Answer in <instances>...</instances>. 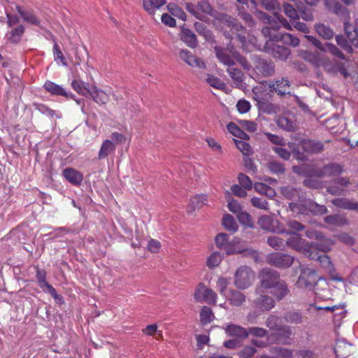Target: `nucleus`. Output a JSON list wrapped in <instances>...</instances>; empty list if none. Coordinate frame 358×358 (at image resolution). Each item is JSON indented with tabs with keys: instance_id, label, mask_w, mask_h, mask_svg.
Wrapping results in <instances>:
<instances>
[{
	"instance_id": "obj_23",
	"label": "nucleus",
	"mask_w": 358,
	"mask_h": 358,
	"mask_svg": "<svg viewBox=\"0 0 358 358\" xmlns=\"http://www.w3.org/2000/svg\"><path fill=\"white\" fill-rule=\"evenodd\" d=\"M87 97L91 98L100 106L106 104L109 99V95L106 92L94 85L91 86Z\"/></svg>"
},
{
	"instance_id": "obj_7",
	"label": "nucleus",
	"mask_w": 358,
	"mask_h": 358,
	"mask_svg": "<svg viewBox=\"0 0 358 358\" xmlns=\"http://www.w3.org/2000/svg\"><path fill=\"white\" fill-rule=\"evenodd\" d=\"M252 94L259 110L266 114H273L277 112L278 108L268 101V93L262 90V87H254Z\"/></svg>"
},
{
	"instance_id": "obj_56",
	"label": "nucleus",
	"mask_w": 358,
	"mask_h": 358,
	"mask_svg": "<svg viewBox=\"0 0 358 358\" xmlns=\"http://www.w3.org/2000/svg\"><path fill=\"white\" fill-rule=\"evenodd\" d=\"M228 131L234 136L241 139H248V135L241 130L234 122H230L227 124Z\"/></svg>"
},
{
	"instance_id": "obj_32",
	"label": "nucleus",
	"mask_w": 358,
	"mask_h": 358,
	"mask_svg": "<svg viewBox=\"0 0 358 358\" xmlns=\"http://www.w3.org/2000/svg\"><path fill=\"white\" fill-rule=\"evenodd\" d=\"M116 146L111 140H104L99 149L98 158L99 159H103L106 158L110 154L114 152Z\"/></svg>"
},
{
	"instance_id": "obj_28",
	"label": "nucleus",
	"mask_w": 358,
	"mask_h": 358,
	"mask_svg": "<svg viewBox=\"0 0 358 358\" xmlns=\"http://www.w3.org/2000/svg\"><path fill=\"white\" fill-rule=\"evenodd\" d=\"M303 58L316 67L324 66L328 64L327 60L319 52H304Z\"/></svg>"
},
{
	"instance_id": "obj_11",
	"label": "nucleus",
	"mask_w": 358,
	"mask_h": 358,
	"mask_svg": "<svg viewBox=\"0 0 358 358\" xmlns=\"http://www.w3.org/2000/svg\"><path fill=\"white\" fill-rule=\"evenodd\" d=\"M252 61V66H251L250 69H252L257 76L268 77L274 73L275 66L273 62H268L257 55H253Z\"/></svg>"
},
{
	"instance_id": "obj_61",
	"label": "nucleus",
	"mask_w": 358,
	"mask_h": 358,
	"mask_svg": "<svg viewBox=\"0 0 358 358\" xmlns=\"http://www.w3.org/2000/svg\"><path fill=\"white\" fill-rule=\"evenodd\" d=\"M336 41L337 44L345 52L348 53L352 52V45H350L348 38H345L342 35H337L336 36Z\"/></svg>"
},
{
	"instance_id": "obj_37",
	"label": "nucleus",
	"mask_w": 358,
	"mask_h": 358,
	"mask_svg": "<svg viewBox=\"0 0 358 358\" xmlns=\"http://www.w3.org/2000/svg\"><path fill=\"white\" fill-rule=\"evenodd\" d=\"M17 13L21 15L23 20L27 23L40 27V21L31 11L23 10L20 6H16Z\"/></svg>"
},
{
	"instance_id": "obj_19",
	"label": "nucleus",
	"mask_w": 358,
	"mask_h": 358,
	"mask_svg": "<svg viewBox=\"0 0 358 358\" xmlns=\"http://www.w3.org/2000/svg\"><path fill=\"white\" fill-rule=\"evenodd\" d=\"M179 57L191 67L205 69V63L187 50H181L179 52Z\"/></svg>"
},
{
	"instance_id": "obj_48",
	"label": "nucleus",
	"mask_w": 358,
	"mask_h": 358,
	"mask_svg": "<svg viewBox=\"0 0 358 358\" xmlns=\"http://www.w3.org/2000/svg\"><path fill=\"white\" fill-rule=\"evenodd\" d=\"M206 81L213 88L223 91H225L227 89V85L224 82L213 75L208 74Z\"/></svg>"
},
{
	"instance_id": "obj_14",
	"label": "nucleus",
	"mask_w": 358,
	"mask_h": 358,
	"mask_svg": "<svg viewBox=\"0 0 358 358\" xmlns=\"http://www.w3.org/2000/svg\"><path fill=\"white\" fill-rule=\"evenodd\" d=\"M36 278L43 292L49 293L57 303L62 304L64 303L63 297L58 294L56 289L46 281V272L44 270L37 268Z\"/></svg>"
},
{
	"instance_id": "obj_45",
	"label": "nucleus",
	"mask_w": 358,
	"mask_h": 358,
	"mask_svg": "<svg viewBox=\"0 0 358 358\" xmlns=\"http://www.w3.org/2000/svg\"><path fill=\"white\" fill-rule=\"evenodd\" d=\"M282 9L285 15L289 19V23L300 19L299 12L290 3H284Z\"/></svg>"
},
{
	"instance_id": "obj_44",
	"label": "nucleus",
	"mask_w": 358,
	"mask_h": 358,
	"mask_svg": "<svg viewBox=\"0 0 358 358\" xmlns=\"http://www.w3.org/2000/svg\"><path fill=\"white\" fill-rule=\"evenodd\" d=\"M276 41H282L283 43L293 47H297L300 43V40L298 37L285 32L280 34L278 36V39Z\"/></svg>"
},
{
	"instance_id": "obj_29",
	"label": "nucleus",
	"mask_w": 358,
	"mask_h": 358,
	"mask_svg": "<svg viewBox=\"0 0 358 358\" xmlns=\"http://www.w3.org/2000/svg\"><path fill=\"white\" fill-rule=\"evenodd\" d=\"M309 208V200H305V197L301 201H292L289 203V209L297 215H308Z\"/></svg>"
},
{
	"instance_id": "obj_6",
	"label": "nucleus",
	"mask_w": 358,
	"mask_h": 358,
	"mask_svg": "<svg viewBox=\"0 0 358 358\" xmlns=\"http://www.w3.org/2000/svg\"><path fill=\"white\" fill-rule=\"evenodd\" d=\"M255 278V273L251 268L241 266L234 273V285L240 289H245L252 285Z\"/></svg>"
},
{
	"instance_id": "obj_41",
	"label": "nucleus",
	"mask_w": 358,
	"mask_h": 358,
	"mask_svg": "<svg viewBox=\"0 0 358 358\" xmlns=\"http://www.w3.org/2000/svg\"><path fill=\"white\" fill-rule=\"evenodd\" d=\"M324 69L332 74L340 73L345 78L350 76V73H348L347 69L343 64H329L324 66Z\"/></svg>"
},
{
	"instance_id": "obj_22",
	"label": "nucleus",
	"mask_w": 358,
	"mask_h": 358,
	"mask_svg": "<svg viewBox=\"0 0 358 358\" xmlns=\"http://www.w3.org/2000/svg\"><path fill=\"white\" fill-rule=\"evenodd\" d=\"M343 171V166L336 163H331L324 166L317 172L320 177H334L341 175Z\"/></svg>"
},
{
	"instance_id": "obj_49",
	"label": "nucleus",
	"mask_w": 358,
	"mask_h": 358,
	"mask_svg": "<svg viewBox=\"0 0 358 358\" xmlns=\"http://www.w3.org/2000/svg\"><path fill=\"white\" fill-rule=\"evenodd\" d=\"M24 32V27L22 25H20L8 34V39L12 43H17L21 40Z\"/></svg>"
},
{
	"instance_id": "obj_18",
	"label": "nucleus",
	"mask_w": 358,
	"mask_h": 358,
	"mask_svg": "<svg viewBox=\"0 0 358 358\" xmlns=\"http://www.w3.org/2000/svg\"><path fill=\"white\" fill-rule=\"evenodd\" d=\"M269 90L271 92H275L280 96L291 94L290 82L285 78L277 79L275 82L269 84Z\"/></svg>"
},
{
	"instance_id": "obj_4",
	"label": "nucleus",
	"mask_w": 358,
	"mask_h": 358,
	"mask_svg": "<svg viewBox=\"0 0 358 358\" xmlns=\"http://www.w3.org/2000/svg\"><path fill=\"white\" fill-rule=\"evenodd\" d=\"M289 231L290 234H287L291 235V236L285 241L286 247L287 246L299 251L307 257H313L314 256H313L310 252L314 249V245L316 243L312 242L311 243H308L303 240L299 234L291 232L290 231Z\"/></svg>"
},
{
	"instance_id": "obj_35",
	"label": "nucleus",
	"mask_w": 358,
	"mask_h": 358,
	"mask_svg": "<svg viewBox=\"0 0 358 358\" xmlns=\"http://www.w3.org/2000/svg\"><path fill=\"white\" fill-rule=\"evenodd\" d=\"M315 29L320 37L326 40L332 38L334 35L333 29L329 25L322 23L316 24Z\"/></svg>"
},
{
	"instance_id": "obj_10",
	"label": "nucleus",
	"mask_w": 358,
	"mask_h": 358,
	"mask_svg": "<svg viewBox=\"0 0 358 358\" xmlns=\"http://www.w3.org/2000/svg\"><path fill=\"white\" fill-rule=\"evenodd\" d=\"M194 299L199 303L206 302L208 304L215 305L217 294L212 289L208 288L204 283L200 282L195 288Z\"/></svg>"
},
{
	"instance_id": "obj_13",
	"label": "nucleus",
	"mask_w": 358,
	"mask_h": 358,
	"mask_svg": "<svg viewBox=\"0 0 358 358\" xmlns=\"http://www.w3.org/2000/svg\"><path fill=\"white\" fill-rule=\"evenodd\" d=\"M319 280L313 270L304 269L299 276L296 286L299 289H313Z\"/></svg>"
},
{
	"instance_id": "obj_24",
	"label": "nucleus",
	"mask_w": 358,
	"mask_h": 358,
	"mask_svg": "<svg viewBox=\"0 0 358 358\" xmlns=\"http://www.w3.org/2000/svg\"><path fill=\"white\" fill-rule=\"evenodd\" d=\"M259 294V296L254 301L255 308L262 311H268L275 306V302L272 297L264 295L262 293Z\"/></svg>"
},
{
	"instance_id": "obj_46",
	"label": "nucleus",
	"mask_w": 358,
	"mask_h": 358,
	"mask_svg": "<svg viewBox=\"0 0 358 358\" xmlns=\"http://www.w3.org/2000/svg\"><path fill=\"white\" fill-rule=\"evenodd\" d=\"M266 242L269 246L275 250H284L286 248L285 241L276 236L268 237Z\"/></svg>"
},
{
	"instance_id": "obj_3",
	"label": "nucleus",
	"mask_w": 358,
	"mask_h": 358,
	"mask_svg": "<svg viewBox=\"0 0 358 358\" xmlns=\"http://www.w3.org/2000/svg\"><path fill=\"white\" fill-rule=\"evenodd\" d=\"M215 52L218 60L224 66H233L235 64L234 60H236L244 70L247 71L250 70L251 65L250 63L233 46L227 48L215 46Z\"/></svg>"
},
{
	"instance_id": "obj_53",
	"label": "nucleus",
	"mask_w": 358,
	"mask_h": 358,
	"mask_svg": "<svg viewBox=\"0 0 358 358\" xmlns=\"http://www.w3.org/2000/svg\"><path fill=\"white\" fill-rule=\"evenodd\" d=\"M278 126L284 130L291 131L295 129V124L287 117H279L276 120Z\"/></svg>"
},
{
	"instance_id": "obj_50",
	"label": "nucleus",
	"mask_w": 358,
	"mask_h": 358,
	"mask_svg": "<svg viewBox=\"0 0 358 358\" xmlns=\"http://www.w3.org/2000/svg\"><path fill=\"white\" fill-rule=\"evenodd\" d=\"M283 319L288 323L295 324H299L303 322L301 314L296 311H289L286 313L283 316Z\"/></svg>"
},
{
	"instance_id": "obj_60",
	"label": "nucleus",
	"mask_w": 358,
	"mask_h": 358,
	"mask_svg": "<svg viewBox=\"0 0 358 358\" xmlns=\"http://www.w3.org/2000/svg\"><path fill=\"white\" fill-rule=\"evenodd\" d=\"M248 337L251 335L257 338H264L268 336V331L262 327H252L248 329Z\"/></svg>"
},
{
	"instance_id": "obj_51",
	"label": "nucleus",
	"mask_w": 358,
	"mask_h": 358,
	"mask_svg": "<svg viewBox=\"0 0 358 358\" xmlns=\"http://www.w3.org/2000/svg\"><path fill=\"white\" fill-rule=\"evenodd\" d=\"M222 224L227 230L231 232H236L238 230V225L231 215L227 214L223 216Z\"/></svg>"
},
{
	"instance_id": "obj_36",
	"label": "nucleus",
	"mask_w": 358,
	"mask_h": 358,
	"mask_svg": "<svg viewBox=\"0 0 358 358\" xmlns=\"http://www.w3.org/2000/svg\"><path fill=\"white\" fill-rule=\"evenodd\" d=\"M165 0H143L144 9L150 15H154L155 11L164 5Z\"/></svg>"
},
{
	"instance_id": "obj_31",
	"label": "nucleus",
	"mask_w": 358,
	"mask_h": 358,
	"mask_svg": "<svg viewBox=\"0 0 358 358\" xmlns=\"http://www.w3.org/2000/svg\"><path fill=\"white\" fill-rule=\"evenodd\" d=\"M334 352L338 358H345L351 352V345L345 340H338L334 347Z\"/></svg>"
},
{
	"instance_id": "obj_17",
	"label": "nucleus",
	"mask_w": 358,
	"mask_h": 358,
	"mask_svg": "<svg viewBox=\"0 0 358 358\" xmlns=\"http://www.w3.org/2000/svg\"><path fill=\"white\" fill-rule=\"evenodd\" d=\"M43 87L48 92L53 96H61L67 99L74 98V94L71 92H67L62 85L50 80H46L43 84Z\"/></svg>"
},
{
	"instance_id": "obj_62",
	"label": "nucleus",
	"mask_w": 358,
	"mask_h": 358,
	"mask_svg": "<svg viewBox=\"0 0 358 358\" xmlns=\"http://www.w3.org/2000/svg\"><path fill=\"white\" fill-rule=\"evenodd\" d=\"M236 217L241 224L249 227H253V221L251 215L248 213L242 210Z\"/></svg>"
},
{
	"instance_id": "obj_52",
	"label": "nucleus",
	"mask_w": 358,
	"mask_h": 358,
	"mask_svg": "<svg viewBox=\"0 0 358 358\" xmlns=\"http://www.w3.org/2000/svg\"><path fill=\"white\" fill-rule=\"evenodd\" d=\"M327 208L324 205H320L316 202L309 200L308 213H313L317 215H322L327 213Z\"/></svg>"
},
{
	"instance_id": "obj_59",
	"label": "nucleus",
	"mask_w": 358,
	"mask_h": 358,
	"mask_svg": "<svg viewBox=\"0 0 358 358\" xmlns=\"http://www.w3.org/2000/svg\"><path fill=\"white\" fill-rule=\"evenodd\" d=\"M324 50H322V51L329 52L332 55H334L341 59H345L343 52L335 45H334L332 43H327L324 44Z\"/></svg>"
},
{
	"instance_id": "obj_43",
	"label": "nucleus",
	"mask_w": 358,
	"mask_h": 358,
	"mask_svg": "<svg viewBox=\"0 0 358 358\" xmlns=\"http://www.w3.org/2000/svg\"><path fill=\"white\" fill-rule=\"evenodd\" d=\"M71 86L78 94L87 96L92 85L85 83L80 80H73L71 83Z\"/></svg>"
},
{
	"instance_id": "obj_42",
	"label": "nucleus",
	"mask_w": 358,
	"mask_h": 358,
	"mask_svg": "<svg viewBox=\"0 0 358 358\" xmlns=\"http://www.w3.org/2000/svg\"><path fill=\"white\" fill-rule=\"evenodd\" d=\"M254 189L257 192L269 198H273L275 195L274 189L263 182H255L254 184Z\"/></svg>"
},
{
	"instance_id": "obj_34",
	"label": "nucleus",
	"mask_w": 358,
	"mask_h": 358,
	"mask_svg": "<svg viewBox=\"0 0 358 358\" xmlns=\"http://www.w3.org/2000/svg\"><path fill=\"white\" fill-rule=\"evenodd\" d=\"M288 293L289 289L287 287V285L281 280L279 281V283H278V285L271 291V294H273L278 301L282 300L288 294Z\"/></svg>"
},
{
	"instance_id": "obj_40",
	"label": "nucleus",
	"mask_w": 358,
	"mask_h": 358,
	"mask_svg": "<svg viewBox=\"0 0 358 358\" xmlns=\"http://www.w3.org/2000/svg\"><path fill=\"white\" fill-rule=\"evenodd\" d=\"M301 145L303 151L306 152H320L323 146L320 143L315 142L312 140H303L301 142Z\"/></svg>"
},
{
	"instance_id": "obj_27",
	"label": "nucleus",
	"mask_w": 358,
	"mask_h": 358,
	"mask_svg": "<svg viewBox=\"0 0 358 358\" xmlns=\"http://www.w3.org/2000/svg\"><path fill=\"white\" fill-rule=\"evenodd\" d=\"M246 249L243 241L240 238L234 237L229 241L224 252L226 255H231L234 254H241Z\"/></svg>"
},
{
	"instance_id": "obj_39",
	"label": "nucleus",
	"mask_w": 358,
	"mask_h": 358,
	"mask_svg": "<svg viewBox=\"0 0 358 358\" xmlns=\"http://www.w3.org/2000/svg\"><path fill=\"white\" fill-rule=\"evenodd\" d=\"M227 73L234 80V83L236 87H239L242 86L244 80V74L240 69L234 68L233 66L228 67Z\"/></svg>"
},
{
	"instance_id": "obj_58",
	"label": "nucleus",
	"mask_w": 358,
	"mask_h": 358,
	"mask_svg": "<svg viewBox=\"0 0 358 358\" xmlns=\"http://www.w3.org/2000/svg\"><path fill=\"white\" fill-rule=\"evenodd\" d=\"M214 318L212 310L208 306H203L200 313L201 322L206 324L210 323Z\"/></svg>"
},
{
	"instance_id": "obj_33",
	"label": "nucleus",
	"mask_w": 358,
	"mask_h": 358,
	"mask_svg": "<svg viewBox=\"0 0 358 358\" xmlns=\"http://www.w3.org/2000/svg\"><path fill=\"white\" fill-rule=\"evenodd\" d=\"M226 299L234 306H240L245 301V296L242 292L234 289L229 290Z\"/></svg>"
},
{
	"instance_id": "obj_55",
	"label": "nucleus",
	"mask_w": 358,
	"mask_h": 358,
	"mask_svg": "<svg viewBox=\"0 0 358 358\" xmlns=\"http://www.w3.org/2000/svg\"><path fill=\"white\" fill-rule=\"evenodd\" d=\"M324 221L329 224L343 226L347 223V220L339 215H331L324 217Z\"/></svg>"
},
{
	"instance_id": "obj_12",
	"label": "nucleus",
	"mask_w": 358,
	"mask_h": 358,
	"mask_svg": "<svg viewBox=\"0 0 358 358\" xmlns=\"http://www.w3.org/2000/svg\"><path fill=\"white\" fill-rule=\"evenodd\" d=\"M294 260V258L293 256L277 252H271L266 257L267 264L279 268H287L290 267L292 265Z\"/></svg>"
},
{
	"instance_id": "obj_20",
	"label": "nucleus",
	"mask_w": 358,
	"mask_h": 358,
	"mask_svg": "<svg viewBox=\"0 0 358 358\" xmlns=\"http://www.w3.org/2000/svg\"><path fill=\"white\" fill-rule=\"evenodd\" d=\"M62 176L71 184L80 186L84 179L83 174L76 169L68 167L63 170Z\"/></svg>"
},
{
	"instance_id": "obj_38",
	"label": "nucleus",
	"mask_w": 358,
	"mask_h": 358,
	"mask_svg": "<svg viewBox=\"0 0 358 358\" xmlns=\"http://www.w3.org/2000/svg\"><path fill=\"white\" fill-rule=\"evenodd\" d=\"M180 38L189 47L194 48L197 45L195 34L189 29H183L180 35Z\"/></svg>"
},
{
	"instance_id": "obj_21",
	"label": "nucleus",
	"mask_w": 358,
	"mask_h": 358,
	"mask_svg": "<svg viewBox=\"0 0 358 358\" xmlns=\"http://www.w3.org/2000/svg\"><path fill=\"white\" fill-rule=\"evenodd\" d=\"M280 192L285 198L293 201H301L304 198V193L301 189L289 185L282 187Z\"/></svg>"
},
{
	"instance_id": "obj_8",
	"label": "nucleus",
	"mask_w": 358,
	"mask_h": 358,
	"mask_svg": "<svg viewBox=\"0 0 358 358\" xmlns=\"http://www.w3.org/2000/svg\"><path fill=\"white\" fill-rule=\"evenodd\" d=\"M280 274L271 269L264 268L262 271L260 284L256 288V293H264V289H272L280 281Z\"/></svg>"
},
{
	"instance_id": "obj_15",
	"label": "nucleus",
	"mask_w": 358,
	"mask_h": 358,
	"mask_svg": "<svg viewBox=\"0 0 358 358\" xmlns=\"http://www.w3.org/2000/svg\"><path fill=\"white\" fill-rule=\"evenodd\" d=\"M276 40H268L264 45L266 52L270 53L274 58L284 61L286 60L290 55L289 48L278 45L275 43Z\"/></svg>"
},
{
	"instance_id": "obj_9",
	"label": "nucleus",
	"mask_w": 358,
	"mask_h": 358,
	"mask_svg": "<svg viewBox=\"0 0 358 358\" xmlns=\"http://www.w3.org/2000/svg\"><path fill=\"white\" fill-rule=\"evenodd\" d=\"M309 6H315L320 0H303ZM324 6L327 10L331 13L343 17L345 20H349L350 17V11L344 7L338 0H322Z\"/></svg>"
},
{
	"instance_id": "obj_25",
	"label": "nucleus",
	"mask_w": 358,
	"mask_h": 358,
	"mask_svg": "<svg viewBox=\"0 0 358 358\" xmlns=\"http://www.w3.org/2000/svg\"><path fill=\"white\" fill-rule=\"evenodd\" d=\"M292 329L287 325H282L279 330L276 331L273 334L276 341L284 345H289L292 343Z\"/></svg>"
},
{
	"instance_id": "obj_64",
	"label": "nucleus",
	"mask_w": 358,
	"mask_h": 358,
	"mask_svg": "<svg viewBox=\"0 0 358 358\" xmlns=\"http://www.w3.org/2000/svg\"><path fill=\"white\" fill-rule=\"evenodd\" d=\"M275 358H292V352L284 348H275L273 349Z\"/></svg>"
},
{
	"instance_id": "obj_1",
	"label": "nucleus",
	"mask_w": 358,
	"mask_h": 358,
	"mask_svg": "<svg viewBox=\"0 0 358 358\" xmlns=\"http://www.w3.org/2000/svg\"><path fill=\"white\" fill-rule=\"evenodd\" d=\"M187 10L197 19L203 20L206 15L213 17L217 22H220L230 32L224 31V34L227 38H236L241 46L245 50H249V33L237 20L230 15L220 13L215 10L210 3L206 0H201L194 5L192 3L187 4Z\"/></svg>"
},
{
	"instance_id": "obj_5",
	"label": "nucleus",
	"mask_w": 358,
	"mask_h": 358,
	"mask_svg": "<svg viewBox=\"0 0 358 358\" xmlns=\"http://www.w3.org/2000/svg\"><path fill=\"white\" fill-rule=\"evenodd\" d=\"M336 243V242L331 238H326L323 243L315 244L314 249L311 251V255L313 257H308L310 259H316L320 262L324 268H329L331 267V262L329 256L326 255H318V251L323 252H327L331 250V247Z\"/></svg>"
},
{
	"instance_id": "obj_47",
	"label": "nucleus",
	"mask_w": 358,
	"mask_h": 358,
	"mask_svg": "<svg viewBox=\"0 0 358 358\" xmlns=\"http://www.w3.org/2000/svg\"><path fill=\"white\" fill-rule=\"evenodd\" d=\"M266 326L273 331H278L282 326L281 324V318L275 315H270L265 321Z\"/></svg>"
},
{
	"instance_id": "obj_54",
	"label": "nucleus",
	"mask_w": 358,
	"mask_h": 358,
	"mask_svg": "<svg viewBox=\"0 0 358 358\" xmlns=\"http://www.w3.org/2000/svg\"><path fill=\"white\" fill-rule=\"evenodd\" d=\"M223 259V256L219 252H213L207 259L206 265L210 268H213L220 265L222 260Z\"/></svg>"
},
{
	"instance_id": "obj_26",
	"label": "nucleus",
	"mask_w": 358,
	"mask_h": 358,
	"mask_svg": "<svg viewBox=\"0 0 358 358\" xmlns=\"http://www.w3.org/2000/svg\"><path fill=\"white\" fill-rule=\"evenodd\" d=\"M224 329L227 336L236 337L242 339L248 338V329L241 326L234 324H229Z\"/></svg>"
},
{
	"instance_id": "obj_57",
	"label": "nucleus",
	"mask_w": 358,
	"mask_h": 358,
	"mask_svg": "<svg viewBox=\"0 0 358 358\" xmlns=\"http://www.w3.org/2000/svg\"><path fill=\"white\" fill-rule=\"evenodd\" d=\"M229 241V236L224 233L219 234L215 238L217 248L223 251L226 250V247Z\"/></svg>"
},
{
	"instance_id": "obj_30",
	"label": "nucleus",
	"mask_w": 358,
	"mask_h": 358,
	"mask_svg": "<svg viewBox=\"0 0 358 358\" xmlns=\"http://www.w3.org/2000/svg\"><path fill=\"white\" fill-rule=\"evenodd\" d=\"M344 30L350 44L358 48V28L346 21L344 22Z\"/></svg>"
},
{
	"instance_id": "obj_16",
	"label": "nucleus",
	"mask_w": 358,
	"mask_h": 358,
	"mask_svg": "<svg viewBox=\"0 0 358 358\" xmlns=\"http://www.w3.org/2000/svg\"><path fill=\"white\" fill-rule=\"evenodd\" d=\"M259 226L268 231L278 234H290L289 231L280 229L278 226L279 222L268 215L261 216L257 222Z\"/></svg>"
},
{
	"instance_id": "obj_63",
	"label": "nucleus",
	"mask_w": 358,
	"mask_h": 358,
	"mask_svg": "<svg viewBox=\"0 0 358 358\" xmlns=\"http://www.w3.org/2000/svg\"><path fill=\"white\" fill-rule=\"evenodd\" d=\"M234 140L235 141L236 147L243 153V155H250L252 153V149L248 143L245 142L242 140Z\"/></svg>"
},
{
	"instance_id": "obj_2",
	"label": "nucleus",
	"mask_w": 358,
	"mask_h": 358,
	"mask_svg": "<svg viewBox=\"0 0 358 358\" xmlns=\"http://www.w3.org/2000/svg\"><path fill=\"white\" fill-rule=\"evenodd\" d=\"M255 15L266 24L262 29V33L265 37L268 38V40L278 39V36L281 34L278 32V30L281 27L289 31L292 30V26L289 21L278 13H275L274 16L271 17L263 11L257 10Z\"/></svg>"
}]
</instances>
